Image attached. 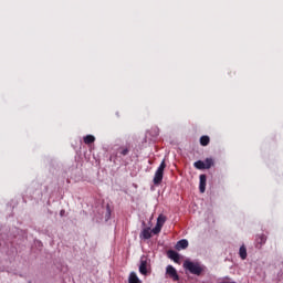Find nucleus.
I'll use <instances>...</instances> for the list:
<instances>
[{"instance_id": "obj_2", "label": "nucleus", "mask_w": 283, "mask_h": 283, "mask_svg": "<svg viewBox=\"0 0 283 283\" xmlns=\"http://www.w3.org/2000/svg\"><path fill=\"white\" fill-rule=\"evenodd\" d=\"M165 167H167V165L165 164V160H163L155 172V177L153 180L154 185H160V182H163V176H165Z\"/></svg>"}, {"instance_id": "obj_3", "label": "nucleus", "mask_w": 283, "mask_h": 283, "mask_svg": "<svg viewBox=\"0 0 283 283\" xmlns=\"http://www.w3.org/2000/svg\"><path fill=\"white\" fill-rule=\"evenodd\" d=\"M166 275L170 277V280H174V282H178L180 280V276L178 275V271H176V268L172 265H168L166 268Z\"/></svg>"}, {"instance_id": "obj_19", "label": "nucleus", "mask_w": 283, "mask_h": 283, "mask_svg": "<svg viewBox=\"0 0 283 283\" xmlns=\"http://www.w3.org/2000/svg\"><path fill=\"white\" fill-rule=\"evenodd\" d=\"M107 213H108V216H111V213H112V212L109 211V207H107Z\"/></svg>"}, {"instance_id": "obj_11", "label": "nucleus", "mask_w": 283, "mask_h": 283, "mask_svg": "<svg viewBox=\"0 0 283 283\" xmlns=\"http://www.w3.org/2000/svg\"><path fill=\"white\" fill-rule=\"evenodd\" d=\"M94 140H96V137H94V135H86L84 137L85 145H92V143H94Z\"/></svg>"}, {"instance_id": "obj_13", "label": "nucleus", "mask_w": 283, "mask_h": 283, "mask_svg": "<svg viewBox=\"0 0 283 283\" xmlns=\"http://www.w3.org/2000/svg\"><path fill=\"white\" fill-rule=\"evenodd\" d=\"M239 255H240L241 260H244L247 258V248L244 245L240 247Z\"/></svg>"}, {"instance_id": "obj_5", "label": "nucleus", "mask_w": 283, "mask_h": 283, "mask_svg": "<svg viewBox=\"0 0 283 283\" xmlns=\"http://www.w3.org/2000/svg\"><path fill=\"white\" fill-rule=\"evenodd\" d=\"M199 180V191L200 193H205L207 190V175H200Z\"/></svg>"}, {"instance_id": "obj_12", "label": "nucleus", "mask_w": 283, "mask_h": 283, "mask_svg": "<svg viewBox=\"0 0 283 283\" xmlns=\"http://www.w3.org/2000/svg\"><path fill=\"white\" fill-rule=\"evenodd\" d=\"M193 167H195L196 169H200V170L207 169L206 166H205V161H202V160H197V161L193 164Z\"/></svg>"}, {"instance_id": "obj_6", "label": "nucleus", "mask_w": 283, "mask_h": 283, "mask_svg": "<svg viewBox=\"0 0 283 283\" xmlns=\"http://www.w3.org/2000/svg\"><path fill=\"white\" fill-rule=\"evenodd\" d=\"M187 247H189V241L187 239H182L176 244L177 251H182V249H187Z\"/></svg>"}, {"instance_id": "obj_7", "label": "nucleus", "mask_w": 283, "mask_h": 283, "mask_svg": "<svg viewBox=\"0 0 283 283\" xmlns=\"http://www.w3.org/2000/svg\"><path fill=\"white\" fill-rule=\"evenodd\" d=\"M168 258L170 260H174V262H179L180 261V254H178V252H176L174 250L168 251Z\"/></svg>"}, {"instance_id": "obj_8", "label": "nucleus", "mask_w": 283, "mask_h": 283, "mask_svg": "<svg viewBox=\"0 0 283 283\" xmlns=\"http://www.w3.org/2000/svg\"><path fill=\"white\" fill-rule=\"evenodd\" d=\"M140 238H143V240H149V238H151V229H144L140 233Z\"/></svg>"}, {"instance_id": "obj_1", "label": "nucleus", "mask_w": 283, "mask_h": 283, "mask_svg": "<svg viewBox=\"0 0 283 283\" xmlns=\"http://www.w3.org/2000/svg\"><path fill=\"white\" fill-rule=\"evenodd\" d=\"M184 269H186V271H189V273H191L192 275H200L202 273V266L200 265V263L191 261H185Z\"/></svg>"}, {"instance_id": "obj_9", "label": "nucleus", "mask_w": 283, "mask_h": 283, "mask_svg": "<svg viewBox=\"0 0 283 283\" xmlns=\"http://www.w3.org/2000/svg\"><path fill=\"white\" fill-rule=\"evenodd\" d=\"M128 283H140V279H138V275L136 272H132L128 277Z\"/></svg>"}, {"instance_id": "obj_18", "label": "nucleus", "mask_w": 283, "mask_h": 283, "mask_svg": "<svg viewBox=\"0 0 283 283\" xmlns=\"http://www.w3.org/2000/svg\"><path fill=\"white\" fill-rule=\"evenodd\" d=\"M122 156H127V154H129V149L128 148H124L120 151Z\"/></svg>"}, {"instance_id": "obj_16", "label": "nucleus", "mask_w": 283, "mask_h": 283, "mask_svg": "<svg viewBox=\"0 0 283 283\" xmlns=\"http://www.w3.org/2000/svg\"><path fill=\"white\" fill-rule=\"evenodd\" d=\"M209 136H201L200 145H202V147H207V145H209Z\"/></svg>"}, {"instance_id": "obj_10", "label": "nucleus", "mask_w": 283, "mask_h": 283, "mask_svg": "<svg viewBox=\"0 0 283 283\" xmlns=\"http://www.w3.org/2000/svg\"><path fill=\"white\" fill-rule=\"evenodd\" d=\"M262 244H266V235L264 234L256 237V247H262Z\"/></svg>"}, {"instance_id": "obj_15", "label": "nucleus", "mask_w": 283, "mask_h": 283, "mask_svg": "<svg viewBox=\"0 0 283 283\" xmlns=\"http://www.w3.org/2000/svg\"><path fill=\"white\" fill-rule=\"evenodd\" d=\"M205 163V167L206 169H211V167H213V159L212 158H206Z\"/></svg>"}, {"instance_id": "obj_17", "label": "nucleus", "mask_w": 283, "mask_h": 283, "mask_svg": "<svg viewBox=\"0 0 283 283\" xmlns=\"http://www.w3.org/2000/svg\"><path fill=\"white\" fill-rule=\"evenodd\" d=\"M160 229H163V226H160V224H156V227L151 230V232L155 234V235H157V233L160 231Z\"/></svg>"}, {"instance_id": "obj_4", "label": "nucleus", "mask_w": 283, "mask_h": 283, "mask_svg": "<svg viewBox=\"0 0 283 283\" xmlns=\"http://www.w3.org/2000/svg\"><path fill=\"white\" fill-rule=\"evenodd\" d=\"M147 264H148L147 256H142L140 264H139V273H142V275H147Z\"/></svg>"}, {"instance_id": "obj_20", "label": "nucleus", "mask_w": 283, "mask_h": 283, "mask_svg": "<svg viewBox=\"0 0 283 283\" xmlns=\"http://www.w3.org/2000/svg\"><path fill=\"white\" fill-rule=\"evenodd\" d=\"M63 213H64V211L62 210V211H61V216H63Z\"/></svg>"}, {"instance_id": "obj_14", "label": "nucleus", "mask_w": 283, "mask_h": 283, "mask_svg": "<svg viewBox=\"0 0 283 283\" xmlns=\"http://www.w3.org/2000/svg\"><path fill=\"white\" fill-rule=\"evenodd\" d=\"M165 222H167V217H165L164 214H159V217L157 218V224L163 227Z\"/></svg>"}]
</instances>
